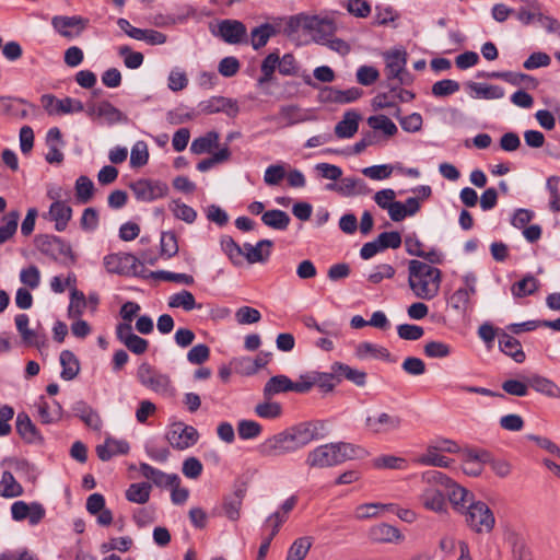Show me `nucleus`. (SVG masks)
<instances>
[{
    "label": "nucleus",
    "instance_id": "nucleus-1",
    "mask_svg": "<svg viewBox=\"0 0 560 560\" xmlns=\"http://www.w3.org/2000/svg\"><path fill=\"white\" fill-rule=\"evenodd\" d=\"M422 506L441 515L447 512L446 497L460 514L476 501L470 491L453 483L451 478L435 469L422 470Z\"/></svg>",
    "mask_w": 560,
    "mask_h": 560
},
{
    "label": "nucleus",
    "instance_id": "nucleus-2",
    "mask_svg": "<svg viewBox=\"0 0 560 560\" xmlns=\"http://www.w3.org/2000/svg\"><path fill=\"white\" fill-rule=\"evenodd\" d=\"M319 439L318 422H302L265 440L259 452L267 457H279L294 453Z\"/></svg>",
    "mask_w": 560,
    "mask_h": 560
},
{
    "label": "nucleus",
    "instance_id": "nucleus-3",
    "mask_svg": "<svg viewBox=\"0 0 560 560\" xmlns=\"http://www.w3.org/2000/svg\"><path fill=\"white\" fill-rule=\"evenodd\" d=\"M365 451L347 442L322 444L311 450L305 457L310 469H324L338 466L345 462L362 458Z\"/></svg>",
    "mask_w": 560,
    "mask_h": 560
},
{
    "label": "nucleus",
    "instance_id": "nucleus-4",
    "mask_svg": "<svg viewBox=\"0 0 560 560\" xmlns=\"http://www.w3.org/2000/svg\"><path fill=\"white\" fill-rule=\"evenodd\" d=\"M338 12L326 14L299 13L290 19V26L301 28L311 35L312 39L322 45L338 31Z\"/></svg>",
    "mask_w": 560,
    "mask_h": 560
},
{
    "label": "nucleus",
    "instance_id": "nucleus-5",
    "mask_svg": "<svg viewBox=\"0 0 560 560\" xmlns=\"http://www.w3.org/2000/svg\"><path fill=\"white\" fill-rule=\"evenodd\" d=\"M463 515L465 516V522L468 527L479 534L490 533L495 523L492 511L482 501L470 503Z\"/></svg>",
    "mask_w": 560,
    "mask_h": 560
},
{
    "label": "nucleus",
    "instance_id": "nucleus-6",
    "mask_svg": "<svg viewBox=\"0 0 560 560\" xmlns=\"http://www.w3.org/2000/svg\"><path fill=\"white\" fill-rule=\"evenodd\" d=\"M36 247L42 254L54 260L62 262H73L75 260L71 246L60 237L39 235L36 237Z\"/></svg>",
    "mask_w": 560,
    "mask_h": 560
},
{
    "label": "nucleus",
    "instance_id": "nucleus-7",
    "mask_svg": "<svg viewBox=\"0 0 560 560\" xmlns=\"http://www.w3.org/2000/svg\"><path fill=\"white\" fill-rule=\"evenodd\" d=\"M104 266L108 272L124 276H136L143 267L140 260L129 253L106 255Z\"/></svg>",
    "mask_w": 560,
    "mask_h": 560
},
{
    "label": "nucleus",
    "instance_id": "nucleus-8",
    "mask_svg": "<svg viewBox=\"0 0 560 560\" xmlns=\"http://www.w3.org/2000/svg\"><path fill=\"white\" fill-rule=\"evenodd\" d=\"M129 187L132 190L136 199L144 202H150L162 198L168 191V187L165 183L149 178H141L132 182L130 183Z\"/></svg>",
    "mask_w": 560,
    "mask_h": 560
},
{
    "label": "nucleus",
    "instance_id": "nucleus-9",
    "mask_svg": "<svg viewBox=\"0 0 560 560\" xmlns=\"http://www.w3.org/2000/svg\"><path fill=\"white\" fill-rule=\"evenodd\" d=\"M137 377L143 386L159 394H166L171 388L170 377L148 363L140 364Z\"/></svg>",
    "mask_w": 560,
    "mask_h": 560
},
{
    "label": "nucleus",
    "instance_id": "nucleus-10",
    "mask_svg": "<svg viewBox=\"0 0 560 560\" xmlns=\"http://www.w3.org/2000/svg\"><path fill=\"white\" fill-rule=\"evenodd\" d=\"M89 20L80 15H55L51 26L62 37L72 39L79 37L88 27Z\"/></svg>",
    "mask_w": 560,
    "mask_h": 560
},
{
    "label": "nucleus",
    "instance_id": "nucleus-11",
    "mask_svg": "<svg viewBox=\"0 0 560 560\" xmlns=\"http://www.w3.org/2000/svg\"><path fill=\"white\" fill-rule=\"evenodd\" d=\"M40 103L44 109L50 116H60L84 110V106L79 100L71 97L59 100L52 94H44L40 97Z\"/></svg>",
    "mask_w": 560,
    "mask_h": 560
},
{
    "label": "nucleus",
    "instance_id": "nucleus-12",
    "mask_svg": "<svg viewBox=\"0 0 560 560\" xmlns=\"http://www.w3.org/2000/svg\"><path fill=\"white\" fill-rule=\"evenodd\" d=\"M198 431L191 425L174 424L167 433L168 443L177 450H186L198 440Z\"/></svg>",
    "mask_w": 560,
    "mask_h": 560
},
{
    "label": "nucleus",
    "instance_id": "nucleus-13",
    "mask_svg": "<svg viewBox=\"0 0 560 560\" xmlns=\"http://www.w3.org/2000/svg\"><path fill=\"white\" fill-rule=\"evenodd\" d=\"M86 114L91 118H104L107 124L114 125L127 120V117L116 108L112 103L103 101L100 103H92L88 105Z\"/></svg>",
    "mask_w": 560,
    "mask_h": 560
},
{
    "label": "nucleus",
    "instance_id": "nucleus-14",
    "mask_svg": "<svg viewBox=\"0 0 560 560\" xmlns=\"http://www.w3.org/2000/svg\"><path fill=\"white\" fill-rule=\"evenodd\" d=\"M401 419L396 415L381 412L376 416H370L365 419V427L373 433H387L398 430Z\"/></svg>",
    "mask_w": 560,
    "mask_h": 560
},
{
    "label": "nucleus",
    "instance_id": "nucleus-15",
    "mask_svg": "<svg viewBox=\"0 0 560 560\" xmlns=\"http://www.w3.org/2000/svg\"><path fill=\"white\" fill-rule=\"evenodd\" d=\"M385 75L389 81H396L397 84L404 83L402 73L406 66V54L400 50H394L385 55Z\"/></svg>",
    "mask_w": 560,
    "mask_h": 560
},
{
    "label": "nucleus",
    "instance_id": "nucleus-16",
    "mask_svg": "<svg viewBox=\"0 0 560 560\" xmlns=\"http://www.w3.org/2000/svg\"><path fill=\"white\" fill-rule=\"evenodd\" d=\"M442 272L439 268L422 262V299L434 298L441 285Z\"/></svg>",
    "mask_w": 560,
    "mask_h": 560
},
{
    "label": "nucleus",
    "instance_id": "nucleus-17",
    "mask_svg": "<svg viewBox=\"0 0 560 560\" xmlns=\"http://www.w3.org/2000/svg\"><path fill=\"white\" fill-rule=\"evenodd\" d=\"M218 33L228 44H240L246 37V26L237 20H223L218 25Z\"/></svg>",
    "mask_w": 560,
    "mask_h": 560
},
{
    "label": "nucleus",
    "instance_id": "nucleus-18",
    "mask_svg": "<svg viewBox=\"0 0 560 560\" xmlns=\"http://www.w3.org/2000/svg\"><path fill=\"white\" fill-rule=\"evenodd\" d=\"M71 217L72 209L66 202H52L48 213L44 214V218L55 222V229L58 232L66 230Z\"/></svg>",
    "mask_w": 560,
    "mask_h": 560
},
{
    "label": "nucleus",
    "instance_id": "nucleus-19",
    "mask_svg": "<svg viewBox=\"0 0 560 560\" xmlns=\"http://www.w3.org/2000/svg\"><path fill=\"white\" fill-rule=\"evenodd\" d=\"M72 411L75 417L84 422L86 427L98 431L102 428V420L96 410L83 400L73 404Z\"/></svg>",
    "mask_w": 560,
    "mask_h": 560
},
{
    "label": "nucleus",
    "instance_id": "nucleus-20",
    "mask_svg": "<svg viewBox=\"0 0 560 560\" xmlns=\"http://www.w3.org/2000/svg\"><path fill=\"white\" fill-rule=\"evenodd\" d=\"M140 472L144 478L152 480L158 487H170L179 483L177 475L165 474L145 463L140 464Z\"/></svg>",
    "mask_w": 560,
    "mask_h": 560
},
{
    "label": "nucleus",
    "instance_id": "nucleus-21",
    "mask_svg": "<svg viewBox=\"0 0 560 560\" xmlns=\"http://www.w3.org/2000/svg\"><path fill=\"white\" fill-rule=\"evenodd\" d=\"M527 382L535 392L549 398H560V387L552 380L539 374H533L527 377Z\"/></svg>",
    "mask_w": 560,
    "mask_h": 560
},
{
    "label": "nucleus",
    "instance_id": "nucleus-22",
    "mask_svg": "<svg viewBox=\"0 0 560 560\" xmlns=\"http://www.w3.org/2000/svg\"><path fill=\"white\" fill-rule=\"evenodd\" d=\"M369 536L376 542H398L402 538L396 527L386 523L372 526L369 530Z\"/></svg>",
    "mask_w": 560,
    "mask_h": 560
},
{
    "label": "nucleus",
    "instance_id": "nucleus-23",
    "mask_svg": "<svg viewBox=\"0 0 560 560\" xmlns=\"http://www.w3.org/2000/svg\"><path fill=\"white\" fill-rule=\"evenodd\" d=\"M129 452V444L126 441L107 439L104 444L96 446V454L103 462L109 460L116 455H125Z\"/></svg>",
    "mask_w": 560,
    "mask_h": 560
},
{
    "label": "nucleus",
    "instance_id": "nucleus-24",
    "mask_svg": "<svg viewBox=\"0 0 560 560\" xmlns=\"http://www.w3.org/2000/svg\"><path fill=\"white\" fill-rule=\"evenodd\" d=\"M327 189L336 190L342 196L362 195L366 191V186L362 179L346 177L340 179L339 184H329Z\"/></svg>",
    "mask_w": 560,
    "mask_h": 560
},
{
    "label": "nucleus",
    "instance_id": "nucleus-25",
    "mask_svg": "<svg viewBox=\"0 0 560 560\" xmlns=\"http://www.w3.org/2000/svg\"><path fill=\"white\" fill-rule=\"evenodd\" d=\"M499 347L502 352L513 358L515 362L522 363L525 360V353L522 350V346L513 336L506 332L499 334Z\"/></svg>",
    "mask_w": 560,
    "mask_h": 560
},
{
    "label": "nucleus",
    "instance_id": "nucleus-26",
    "mask_svg": "<svg viewBox=\"0 0 560 560\" xmlns=\"http://www.w3.org/2000/svg\"><path fill=\"white\" fill-rule=\"evenodd\" d=\"M360 115L355 112H347L342 119L336 125L335 133L340 139L353 137L359 128Z\"/></svg>",
    "mask_w": 560,
    "mask_h": 560
},
{
    "label": "nucleus",
    "instance_id": "nucleus-27",
    "mask_svg": "<svg viewBox=\"0 0 560 560\" xmlns=\"http://www.w3.org/2000/svg\"><path fill=\"white\" fill-rule=\"evenodd\" d=\"M26 104L23 98L12 96H0V115L15 118H25L28 113L22 106Z\"/></svg>",
    "mask_w": 560,
    "mask_h": 560
},
{
    "label": "nucleus",
    "instance_id": "nucleus-28",
    "mask_svg": "<svg viewBox=\"0 0 560 560\" xmlns=\"http://www.w3.org/2000/svg\"><path fill=\"white\" fill-rule=\"evenodd\" d=\"M292 381L287 375H276L270 377L264 386L265 399H271L272 396L288 393L292 389Z\"/></svg>",
    "mask_w": 560,
    "mask_h": 560
},
{
    "label": "nucleus",
    "instance_id": "nucleus-29",
    "mask_svg": "<svg viewBox=\"0 0 560 560\" xmlns=\"http://www.w3.org/2000/svg\"><path fill=\"white\" fill-rule=\"evenodd\" d=\"M279 30L269 23L261 24L250 32V44L254 49H259L267 45L268 40L276 36Z\"/></svg>",
    "mask_w": 560,
    "mask_h": 560
},
{
    "label": "nucleus",
    "instance_id": "nucleus-30",
    "mask_svg": "<svg viewBox=\"0 0 560 560\" xmlns=\"http://www.w3.org/2000/svg\"><path fill=\"white\" fill-rule=\"evenodd\" d=\"M419 209V200L417 198H409L405 203L395 201L388 214L393 221H401L408 215L415 214Z\"/></svg>",
    "mask_w": 560,
    "mask_h": 560
},
{
    "label": "nucleus",
    "instance_id": "nucleus-31",
    "mask_svg": "<svg viewBox=\"0 0 560 560\" xmlns=\"http://www.w3.org/2000/svg\"><path fill=\"white\" fill-rule=\"evenodd\" d=\"M332 372L337 377H343L357 386H364L366 383V373L364 371L353 369L343 363H335Z\"/></svg>",
    "mask_w": 560,
    "mask_h": 560
},
{
    "label": "nucleus",
    "instance_id": "nucleus-32",
    "mask_svg": "<svg viewBox=\"0 0 560 560\" xmlns=\"http://www.w3.org/2000/svg\"><path fill=\"white\" fill-rule=\"evenodd\" d=\"M167 305L171 308H183L186 312L192 311L194 308H201V304H197L194 294L187 290L172 294L168 298Z\"/></svg>",
    "mask_w": 560,
    "mask_h": 560
},
{
    "label": "nucleus",
    "instance_id": "nucleus-33",
    "mask_svg": "<svg viewBox=\"0 0 560 560\" xmlns=\"http://www.w3.org/2000/svg\"><path fill=\"white\" fill-rule=\"evenodd\" d=\"M355 355L361 360L369 358L389 360L390 353L382 346L371 342H361L355 348Z\"/></svg>",
    "mask_w": 560,
    "mask_h": 560
},
{
    "label": "nucleus",
    "instance_id": "nucleus-34",
    "mask_svg": "<svg viewBox=\"0 0 560 560\" xmlns=\"http://www.w3.org/2000/svg\"><path fill=\"white\" fill-rule=\"evenodd\" d=\"M261 221L271 229L283 231L289 226L291 219L287 212L273 209L264 212Z\"/></svg>",
    "mask_w": 560,
    "mask_h": 560
},
{
    "label": "nucleus",
    "instance_id": "nucleus-35",
    "mask_svg": "<svg viewBox=\"0 0 560 560\" xmlns=\"http://www.w3.org/2000/svg\"><path fill=\"white\" fill-rule=\"evenodd\" d=\"M16 431L20 436L28 443L35 442L39 439L36 427L24 412L19 413L16 417Z\"/></svg>",
    "mask_w": 560,
    "mask_h": 560
},
{
    "label": "nucleus",
    "instance_id": "nucleus-36",
    "mask_svg": "<svg viewBox=\"0 0 560 560\" xmlns=\"http://www.w3.org/2000/svg\"><path fill=\"white\" fill-rule=\"evenodd\" d=\"M60 364L62 366L61 377L66 381L73 380L80 371L77 357L69 350H63L60 353Z\"/></svg>",
    "mask_w": 560,
    "mask_h": 560
},
{
    "label": "nucleus",
    "instance_id": "nucleus-37",
    "mask_svg": "<svg viewBox=\"0 0 560 560\" xmlns=\"http://www.w3.org/2000/svg\"><path fill=\"white\" fill-rule=\"evenodd\" d=\"M15 325L25 343L39 347L40 336L35 330L28 328V316L26 314L16 315Z\"/></svg>",
    "mask_w": 560,
    "mask_h": 560
},
{
    "label": "nucleus",
    "instance_id": "nucleus-38",
    "mask_svg": "<svg viewBox=\"0 0 560 560\" xmlns=\"http://www.w3.org/2000/svg\"><path fill=\"white\" fill-rule=\"evenodd\" d=\"M151 485L147 482L131 483L126 490V499L132 503L144 504L149 501Z\"/></svg>",
    "mask_w": 560,
    "mask_h": 560
},
{
    "label": "nucleus",
    "instance_id": "nucleus-39",
    "mask_svg": "<svg viewBox=\"0 0 560 560\" xmlns=\"http://www.w3.org/2000/svg\"><path fill=\"white\" fill-rule=\"evenodd\" d=\"M20 219L19 211H10L3 215L0 225V245L9 241L16 232L18 223Z\"/></svg>",
    "mask_w": 560,
    "mask_h": 560
},
{
    "label": "nucleus",
    "instance_id": "nucleus-40",
    "mask_svg": "<svg viewBox=\"0 0 560 560\" xmlns=\"http://www.w3.org/2000/svg\"><path fill=\"white\" fill-rule=\"evenodd\" d=\"M219 133L217 131H209L205 136L196 138L191 145L190 151L194 154H202L209 152L212 148L218 147Z\"/></svg>",
    "mask_w": 560,
    "mask_h": 560
},
{
    "label": "nucleus",
    "instance_id": "nucleus-41",
    "mask_svg": "<svg viewBox=\"0 0 560 560\" xmlns=\"http://www.w3.org/2000/svg\"><path fill=\"white\" fill-rule=\"evenodd\" d=\"M272 245V241L261 240L250 249V253H244V256L249 264L264 262L269 258Z\"/></svg>",
    "mask_w": 560,
    "mask_h": 560
},
{
    "label": "nucleus",
    "instance_id": "nucleus-42",
    "mask_svg": "<svg viewBox=\"0 0 560 560\" xmlns=\"http://www.w3.org/2000/svg\"><path fill=\"white\" fill-rule=\"evenodd\" d=\"M23 493L22 486L15 480L10 471H4L0 480V495L3 498H14Z\"/></svg>",
    "mask_w": 560,
    "mask_h": 560
},
{
    "label": "nucleus",
    "instance_id": "nucleus-43",
    "mask_svg": "<svg viewBox=\"0 0 560 560\" xmlns=\"http://www.w3.org/2000/svg\"><path fill=\"white\" fill-rule=\"evenodd\" d=\"M313 545L312 537H300L289 548L287 560H304Z\"/></svg>",
    "mask_w": 560,
    "mask_h": 560
},
{
    "label": "nucleus",
    "instance_id": "nucleus-44",
    "mask_svg": "<svg viewBox=\"0 0 560 560\" xmlns=\"http://www.w3.org/2000/svg\"><path fill=\"white\" fill-rule=\"evenodd\" d=\"M454 463V459L448 458L442 452H438L427 446L425 452L422 454V466L442 467L447 468Z\"/></svg>",
    "mask_w": 560,
    "mask_h": 560
},
{
    "label": "nucleus",
    "instance_id": "nucleus-45",
    "mask_svg": "<svg viewBox=\"0 0 560 560\" xmlns=\"http://www.w3.org/2000/svg\"><path fill=\"white\" fill-rule=\"evenodd\" d=\"M468 88L476 93L477 96L486 100H497L504 96V90L499 85H488L482 83L470 82Z\"/></svg>",
    "mask_w": 560,
    "mask_h": 560
},
{
    "label": "nucleus",
    "instance_id": "nucleus-46",
    "mask_svg": "<svg viewBox=\"0 0 560 560\" xmlns=\"http://www.w3.org/2000/svg\"><path fill=\"white\" fill-rule=\"evenodd\" d=\"M75 197L81 203L89 202L94 194V184L88 176H80L75 180Z\"/></svg>",
    "mask_w": 560,
    "mask_h": 560
},
{
    "label": "nucleus",
    "instance_id": "nucleus-47",
    "mask_svg": "<svg viewBox=\"0 0 560 560\" xmlns=\"http://www.w3.org/2000/svg\"><path fill=\"white\" fill-rule=\"evenodd\" d=\"M160 245L161 255L167 259L178 253V240L173 231L162 232Z\"/></svg>",
    "mask_w": 560,
    "mask_h": 560
},
{
    "label": "nucleus",
    "instance_id": "nucleus-48",
    "mask_svg": "<svg viewBox=\"0 0 560 560\" xmlns=\"http://www.w3.org/2000/svg\"><path fill=\"white\" fill-rule=\"evenodd\" d=\"M221 248L234 265L242 262V257L244 256L243 248L231 236H223L221 238Z\"/></svg>",
    "mask_w": 560,
    "mask_h": 560
},
{
    "label": "nucleus",
    "instance_id": "nucleus-49",
    "mask_svg": "<svg viewBox=\"0 0 560 560\" xmlns=\"http://www.w3.org/2000/svg\"><path fill=\"white\" fill-rule=\"evenodd\" d=\"M369 126L374 130H381L384 135L390 137L397 132L396 125L385 115L371 116L368 119Z\"/></svg>",
    "mask_w": 560,
    "mask_h": 560
},
{
    "label": "nucleus",
    "instance_id": "nucleus-50",
    "mask_svg": "<svg viewBox=\"0 0 560 560\" xmlns=\"http://www.w3.org/2000/svg\"><path fill=\"white\" fill-rule=\"evenodd\" d=\"M538 289V281L533 276H526L512 287V293L516 298L530 295Z\"/></svg>",
    "mask_w": 560,
    "mask_h": 560
},
{
    "label": "nucleus",
    "instance_id": "nucleus-51",
    "mask_svg": "<svg viewBox=\"0 0 560 560\" xmlns=\"http://www.w3.org/2000/svg\"><path fill=\"white\" fill-rule=\"evenodd\" d=\"M149 161L148 144L144 141H137L130 153V166L142 167Z\"/></svg>",
    "mask_w": 560,
    "mask_h": 560
},
{
    "label": "nucleus",
    "instance_id": "nucleus-52",
    "mask_svg": "<svg viewBox=\"0 0 560 560\" xmlns=\"http://www.w3.org/2000/svg\"><path fill=\"white\" fill-rule=\"evenodd\" d=\"M255 412L258 417L264 419H276L281 416L282 407L279 402L265 399L264 402L256 405Z\"/></svg>",
    "mask_w": 560,
    "mask_h": 560
},
{
    "label": "nucleus",
    "instance_id": "nucleus-53",
    "mask_svg": "<svg viewBox=\"0 0 560 560\" xmlns=\"http://www.w3.org/2000/svg\"><path fill=\"white\" fill-rule=\"evenodd\" d=\"M86 307V300L83 292L73 289L70 294V304L68 307V316L70 318H79Z\"/></svg>",
    "mask_w": 560,
    "mask_h": 560
},
{
    "label": "nucleus",
    "instance_id": "nucleus-54",
    "mask_svg": "<svg viewBox=\"0 0 560 560\" xmlns=\"http://www.w3.org/2000/svg\"><path fill=\"white\" fill-rule=\"evenodd\" d=\"M394 504L365 503L357 508L355 517L359 520L370 518L376 516L380 510L394 511Z\"/></svg>",
    "mask_w": 560,
    "mask_h": 560
},
{
    "label": "nucleus",
    "instance_id": "nucleus-55",
    "mask_svg": "<svg viewBox=\"0 0 560 560\" xmlns=\"http://www.w3.org/2000/svg\"><path fill=\"white\" fill-rule=\"evenodd\" d=\"M474 295L468 290L457 289L450 299L451 306L463 314H466L470 308V296Z\"/></svg>",
    "mask_w": 560,
    "mask_h": 560
},
{
    "label": "nucleus",
    "instance_id": "nucleus-56",
    "mask_svg": "<svg viewBox=\"0 0 560 560\" xmlns=\"http://www.w3.org/2000/svg\"><path fill=\"white\" fill-rule=\"evenodd\" d=\"M242 501V491H237L231 498L225 499L223 503V510L228 518H230L231 521L238 520Z\"/></svg>",
    "mask_w": 560,
    "mask_h": 560
},
{
    "label": "nucleus",
    "instance_id": "nucleus-57",
    "mask_svg": "<svg viewBox=\"0 0 560 560\" xmlns=\"http://www.w3.org/2000/svg\"><path fill=\"white\" fill-rule=\"evenodd\" d=\"M460 85L457 81L451 79H444L438 81L432 86V94L435 97H446L458 92Z\"/></svg>",
    "mask_w": 560,
    "mask_h": 560
},
{
    "label": "nucleus",
    "instance_id": "nucleus-58",
    "mask_svg": "<svg viewBox=\"0 0 560 560\" xmlns=\"http://www.w3.org/2000/svg\"><path fill=\"white\" fill-rule=\"evenodd\" d=\"M278 63H280V58H279V55L276 52L269 54L262 60V63L260 67L262 75L258 80L260 84L271 81L273 72H275L276 68L278 67Z\"/></svg>",
    "mask_w": 560,
    "mask_h": 560
},
{
    "label": "nucleus",
    "instance_id": "nucleus-59",
    "mask_svg": "<svg viewBox=\"0 0 560 560\" xmlns=\"http://www.w3.org/2000/svg\"><path fill=\"white\" fill-rule=\"evenodd\" d=\"M261 431V425L254 420H242L237 424V433L243 440L255 439Z\"/></svg>",
    "mask_w": 560,
    "mask_h": 560
},
{
    "label": "nucleus",
    "instance_id": "nucleus-60",
    "mask_svg": "<svg viewBox=\"0 0 560 560\" xmlns=\"http://www.w3.org/2000/svg\"><path fill=\"white\" fill-rule=\"evenodd\" d=\"M20 281L30 289H36L40 283L39 269L34 265L23 268L20 272Z\"/></svg>",
    "mask_w": 560,
    "mask_h": 560
},
{
    "label": "nucleus",
    "instance_id": "nucleus-61",
    "mask_svg": "<svg viewBox=\"0 0 560 560\" xmlns=\"http://www.w3.org/2000/svg\"><path fill=\"white\" fill-rule=\"evenodd\" d=\"M118 52L124 57V63L129 69H138L143 63V55L138 51H132L128 46L119 47Z\"/></svg>",
    "mask_w": 560,
    "mask_h": 560
},
{
    "label": "nucleus",
    "instance_id": "nucleus-62",
    "mask_svg": "<svg viewBox=\"0 0 560 560\" xmlns=\"http://www.w3.org/2000/svg\"><path fill=\"white\" fill-rule=\"evenodd\" d=\"M171 210L177 219L187 223H192L197 218V213L191 207L179 201H173Z\"/></svg>",
    "mask_w": 560,
    "mask_h": 560
},
{
    "label": "nucleus",
    "instance_id": "nucleus-63",
    "mask_svg": "<svg viewBox=\"0 0 560 560\" xmlns=\"http://www.w3.org/2000/svg\"><path fill=\"white\" fill-rule=\"evenodd\" d=\"M235 317L238 324L247 325L258 323L261 318L260 312L250 306H242L236 313Z\"/></svg>",
    "mask_w": 560,
    "mask_h": 560
},
{
    "label": "nucleus",
    "instance_id": "nucleus-64",
    "mask_svg": "<svg viewBox=\"0 0 560 560\" xmlns=\"http://www.w3.org/2000/svg\"><path fill=\"white\" fill-rule=\"evenodd\" d=\"M285 177V168L281 164H273L266 168L264 180L268 186H276Z\"/></svg>",
    "mask_w": 560,
    "mask_h": 560
}]
</instances>
